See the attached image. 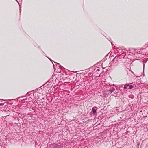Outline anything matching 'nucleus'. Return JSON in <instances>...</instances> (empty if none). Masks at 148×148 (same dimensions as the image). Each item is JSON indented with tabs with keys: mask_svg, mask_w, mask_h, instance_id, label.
<instances>
[{
	"mask_svg": "<svg viewBox=\"0 0 148 148\" xmlns=\"http://www.w3.org/2000/svg\"><path fill=\"white\" fill-rule=\"evenodd\" d=\"M115 90V88H112V90H110L111 92L112 93V92H114Z\"/></svg>",
	"mask_w": 148,
	"mask_h": 148,
	"instance_id": "obj_2",
	"label": "nucleus"
},
{
	"mask_svg": "<svg viewBox=\"0 0 148 148\" xmlns=\"http://www.w3.org/2000/svg\"><path fill=\"white\" fill-rule=\"evenodd\" d=\"M127 86H126V85H125L124 86V88L125 89H126L127 88Z\"/></svg>",
	"mask_w": 148,
	"mask_h": 148,
	"instance_id": "obj_4",
	"label": "nucleus"
},
{
	"mask_svg": "<svg viewBox=\"0 0 148 148\" xmlns=\"http://www.w3.org/2000/svg\"><path fill=\"white\" fill-rule=\"evenodd\" d=\"M97 108L96 107H94L92 108V110L93 114H95L96 113Z\"/></svg>",
	"mask_w": 148,
	"mask_h": 148,
	"instance_id": "obj_1",
	"label": "nucleus"
},
{
	"mask_svg": "<svg viewBox=\"0 0 148 148\" xmlns=\"http://www.w3.org/2000/svg\"><path fill=\"white\" fill-rule=\"evenodd\" d=\"M133 88V86L132 85H130V86H129V88L130 89H132V88Z\"/></svg>",
	"mask_w": 148,
	"mask_h": 148,
	"instance_id": "obj_3",
	"label": "nucleus"
},
{
	"mask_svg": "<svg viewBox=\"0 0 148 148\" xmlns=\"http://www.w3.org/2000/svg\"><path fill=\"white\" fill-rule=\"evenodd\" d=\"M126 85V86L127 87V86H129V84H128V85Z\"/></svg>",
	"mask_w": 148,
	"mask_h": 148,
	"instance_id": "obj_5",
	"label": "nucleus"
}]
</instances>
